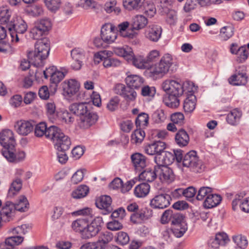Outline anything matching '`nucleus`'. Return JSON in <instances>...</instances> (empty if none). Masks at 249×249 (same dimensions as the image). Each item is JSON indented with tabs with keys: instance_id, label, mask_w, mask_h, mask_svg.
Returning <instances> with one entry per match:
<instances>
[{
	"instance_id": "15",
	"label": "nucleus",
	"mask_w": 249,
	"mask_h": 249,
	"mask_svg": "<svg viewBox=\"0 0 249 249\" xmlns=\"http://www.w3.org/2000/svg\"><path fill=\"white\" fill-rule=\"evenodd\" d=\"M98 119V116L96 113L88 110L87 113L80 118V127L84 129L88 128L94 124Z\"/></svg>"
},
{
	"instance_id": "3",
	"label": "nucleus",
	"mask_w": 249,
	"mask_h": 249,
	"mask_svg": "<svg viewBox=\"0 0 249 249\" xmlns=\"http://www.w3.org/2000/svg\"><path fill=\"white\" fill-rule=\"evenodd\" d=\"M50 51V43L47 38L38 40L35 44L34 51L29 52L28 58L36 67L42 65L43 60L46 59Z\"/></svg>"
},
{
	"instance_id": "29",
	"label": "nucleus",
	"mask_w": 249,
	"mask_h": 249,
	"mask_svg": "<svg viewBox=\"0 0 249 249\" xmlns=\"http://www.w3.org/2000/svg\"><path fill=\"white\" fill-rule=\"evenodd\" d=\"M246 73L238 72L229 78V82L233 86L245 85L248 81Z\"/></svg>"
},
{
	"instance_id": "53",
	"label": "nucleus",
	"mask_w": 249,
	"mask_h": 249,
	"mask_svg": "<svg viewBox=\"0 0 249 249\" xmlns=\"http://www.w3.org/2000/svg\"><path fill=\"white\" fill-rule=\"evenodd\" d=\"M174 235L179 238L183 235L187 230L186 223H182L181 225H177L176 226L172 227Z\"/></svg>"
},
{
	"instance_id": "4",
	"label": "nucleus",
	"mask_w": 249,
	"mask_h": 249,
	"mask_svg": "<svg viewBox=\"0 0 249 249\" xmlns=\"http://www.w3.org/2000/svg\"><path fill=\"white\" fill-rule=\"evenodd\" d=\"M10 34L12 41H19L18 35L24 34L27 29V25L24 20L17 15H13L7 28Z\"/></svg>"
},
{
	"instance_id": "47",
	"label": "nucleus",
	"mask_w": 249,
	"mask_h": 249,
	"mask_svg": "<svg viewBox=\"0 0 249 249\" xmlns=\"http://www.w3.org/2000/svg\"><path fill=\"white\" fill-rule=\"evenodd\" d=\"M48 128L46 123L45 122H40L37 124L35 127V136L37 137L45 136L46 137Z\"/></svg>"
},
{
	"instance_id": "21",
	"label": "nucleus",
	"mask_w": 249,
	"mask_h": 249,
	"mask_svg": "<svg viewBox=\"0 0 249 249\" xmlns=\"http://www.w3.org/2000/svg\"><path fill=\"white\" fill-rule=\"evenodd\" d=\"M154 161L158 165H168L174 161L173 153L171 152L164 151L161 154L155 156Z\"/></svg>"
},
{
	"instance_id": "8",
	"label": "nucleus",
	"mask_w": 249,
	"mask_h": 249,
	"mask_svg": "<svg viewBox=\"0 0 249 249\" xmlns=\"http://www.w3.org/2000/svg\"><path fill=\"white\" fill-rule=\"evenodd\" d=\"M111 52L108 51H100L94 54V61L99 63L103 61V66L105 68L115 67L120 65L121 62L117 59L110 57Z\"/></svg>"
},
{
	"instance_id": "22",
	"label": "nucleus",
	"mask_w": 249,
	"mask_h": 249,
	"mask_svg": "<svg viewBox=\"0 0 249 249\" xmlns=\"http://www.w3.org/2000/svg\"><path fill=\"white\" fill-rule=\"evenodd\" d=\"M153 215V211L146 208L138 210L137 213H133L130 216L132 222L136 223L138 220L145 221L150 218Z\"/></svg>"
},
{
	"instance_id": "58",
	"label": "nucleus",
	"mask_w": 249,
	"mask_h": 249,
	"mask_svg": "<svg viewBox=\"0 0 249 249\" xmlns=\"http://www.w3.org/2000/svg\"><path fill=\"white\" fill-rule=\"evenodd\" d=\"M44 2L48 9L51 11H56L60 7V0H44Z\"/></svg>"
},
{
	"instance_id": "52",
	"label": "nucleus",
	"mask_w": 249,
	"mask_h": 249,
	"mask_svg": "<svg viewBox=\"0 0 249 249\" xmlns=\"http://www.w3.org/2000/svg\"><path fill=\"white\" fill-rule=\"evenodd\" d=\"M122 96L127 101H133L136 98L137 93L133 89L127 86Z\"/></svg>"
},
{
	"instance_id": "62",
	"label": "nucleus",
	"mask_w": 249,
	"mask_h": 249,
	"mask_svg": "<svg viewBox=\"0 0 249 249\" xmlns=\"http://www.w3.org/2000/svg\"><path fill=\"white\" fill-rule=\"evenodd\" d=\"M160 56V52L157 50H153L149 52L145 58L147 63L150 64L151 63L158 59Z\"/></svg>"
},
{
	"instance_id": "48",
	"label": "nucleus",
	"mask_w": 249,
	"mask_h": 249,
	"mask_svg": "<svg viewBox=\"0 0 249 249\" xmlns=\"http://www.w3.org/2000/svg\"><path fill=\"white\" fill-rule=\"evenodd\" d=\"M145 137V132L141 129H137L131 135V142L133 143H140Z\"/></svg>"
},
{
	"instance_id": "33",
	"label": "nucleus",
	"mask_w": 249,
	"mask_h": 249,
	"mask_svg": "<svg viewBox=\"0 0 249 249\" xmlns=\"http://www.w3.org/2000/svg\"><path fill=\"white\" fill-rule=\"evenodd\" d=\"M114 53L118 56H122L127 59H131L134 55L132 49L128 46L124 47H115L113 49Z\"/></svg>"
},
{
	"instance_id": "38",
	"label": "nucleus",
	"mask_w": 249,
	"mask_h": 249,
	"mask_svg": "<svg viewBox=\"0 0 249 249\" xmlns=\"http://www.w3.org/2000/svg\"><path fill=\"white\" fill-rule=\"evenodd\" d=\"M196 98L194 95L191 94L184 101L183 108L185 112L191 113L196 107Z\"/></svg>"
},
{
	"instance_id": "28",
	"label": "nucleus",
	"mask_w": 249,
	"mask_h": 249,
	"mask_svg": "<svg viewBox=\"0 0 249 249\" xmlns=\"http://www.w3.org/2000/svg\"><path fill=\"white\" fill-rule=\"evenodd\" d=\"M16 210L15 205L11 201H6L0 211L1 217L5 220L9 221V219L12 216L13 212Z\"/></svg>"
},
{
	"instance_id": "41",
	"label": "nucleus",
	"mask_w": 249,
	"mask_h": 249,
	"mask_svg": "<svg viewBox=\"0 0 249 249\" xmlns=\"http://www.w3.org/2000/svg\"><path fill=\"white\" fill-rule=\"evenodd\" d=\"M213 189L211 187L202 186L199 188L197 191L196 199L199 201H203L207 198L213 193Z\"/></svg>"
},
{
	"instance_id": "44",
	"label": "nucleus",
	"mask_w": 249,
	"mask_h": 249,
	"mask_svg": "<svg viewBox=\"0 0 249 249\" xmlns=\"http://www.w3.org/2000/svg\"><path fill=\"white\" fill-rule=\"evenodd\" d=\"M242 113L238 109L232 110L227 115V121L229 124L234 125L239 121Z\"/></svg>"
},
{
	"instance_id": "7",
	"label": "nucleus",
	"mask_w": 249,
	"mask_h": 249,
	"mask_svg": "<svg viewBox=\"0 0 249 249\" xmlns=\"http://www.w3.org/2000/svg\"><path fill=\"white\" fill-rule=\"evenodd\" d=\"M161 87L168 94L174 96H181L184 91L183 84L178 80H166L162 83Z\"/></svg>"
},
{
	"instance_id": "10",
	"label": "nucleus",
	"mask_w": 249,
	"mask_h": 249,
	"mask_svg": "<svg viewBox=\"0 0 249 249\" xmlns=\"http://www.w3.org/2000/svg\"><path fill=\"white\" fill-rule=\"evenodd\" d=\"M103 220L101 217H95L91 222L89 224L84 231L82 237L85 239H89L95 236L101 229Z\"/></svg>"
},
{
	"instance_id": "19",
	"label": "nucleus",
	"mask_w": 249,
	"mask_h": 249,
	"mask_svg": "<svg viewBox=\"0 0 249 249\" xmlns=\"http://www.w3.org/2000/svg\"><path fill=\"white\" fill-rule=\"evenodd\" d=\"M229 240L227 235L224 232L217 233L214 238H210L208 245L210 249H217L220 245H224Z\"/></svg>"
},
{
	"instance_id": "25",
	"label": "nucleus",
	"mask_w": 249,
	"mask_h": 249,
	"mask_svg": "<svg viewBox=\"0 0 249 249\" xmlns=\"http://www.w3.org/2000/svg\"><path fill=\"white\" fill-rule=\"evenodd\" d=\"M147 23L148 20L145 17L138 15L132 18L131 25L133 30H139L145 27Z\"/></svg>"
},
{
	"instance_id": "57",
	"label": "nucleus",
	"mask_w": 249,
	"mask_h": 249,
	"mask_svg": "<svg viewBox=\"0 0 249 249\" xmlns=\"http://www.w3.org/2000/svg\"><path fill=\"white\" fill-rule=\"evenodd\" d=\"M116 1L115 0H111L109 2H107L104 6L105 10L108 13H111L113 11L116 14L120 13V9L116 7Z\"/></svg>"
},
{
	"instance_id": "36",
	"label": "nucleus",
	"mask_w": 249,
	"mask_h": 249,
	"mask_svg": "<svg viewBox=\"0 0 249 249\" xmlns=\"http://www.w3.org/2000/svg\"><path fill=\"white\" fill-rule=\"evenodd\" d=\"M88 223L89 220L87 217L77 219L72 223L71 227L74 231L81 232L82 234L88 226Z\"/></svg>"
},
{
	"instance_id": "1",
	"label": "nucleus",
	"mask_w": 249,
	"mask_h": 249,
	"mask_svg": "<svg viewBox=\"0 0 249 249\" xmlns=\"http://www.w3.org/2000/svg\"><path fill=\"white\" fill-rule=\"evenodd\" d=\"M131 59L133 60V64L136 67L148 69L151 77L162 76L170 71L173 72L177 69V65L172 56L169 53L164 54L160 61L153 65L148 64L145 58L142 56L134 57V55Z\"/></svg>"
},
{
	"instance_id": "11",
	"label": "nucleus",
	"mask_w": 249,
	"mask_h": 249,
	"mask_svg": "<svg viewBox=\"0 0 249 249\" xmlns=\"http://www.w3.org/2000/svg\"><path fill=\"white\" fill-rule=\"evenodd\" d=\"M171 198L168 194L161 193L156 195L150 201V205L155 209H164L170 204Z\"/></svg>"
},
{
	"instance_id": "14",
	"label": "nucleus",
	"mask_w": 249,
	"mask_h": 249,
	"mask_svg": "<svg viewBox=\"0 0 249 249\" xmlns=\"http://www.w3.org/2000/svg\"><path fill=\"white\" fill-rule=\"evenodd\" d=\"M16 131L20 135L27 136L34 130V125L29 121L20 120L14 125Z\"/></svg>"
},
{
	"instance_id": "2",
	"label": "nucleus",
	"mask_w": 249,
	"mask_h": 249,
	"mask_svg": "<svg viewBox=\"0 0 249 249\" xmlns=\"http://www.w3.org/2000/svg\"><path fill=\"white\" fill-rule=\"evenodd\" d=\"M0 143L3 147L2 154L7 161L18 163L24 160L26 154L24 151L15 153L16 141L12 130L5 129L0 133Z\"/></svg>"
},
{
	"instance_id": "64",
	"label": "nucleus",
	"mask_w": 249,
	"mask_h": 249,
	"mask_svg": "<svg viewBox=\"0 0 249 249\" xmlns=\"http://www.w3.org/2000/svg\"><path fill=\"white\" fill-rule=\"evenodd\" d=\"M77 5L79 7L88 10L90 8H95L96 4L93 0H80Z\"/></svg>"
},
{
	"instance_id": "12",
	"label": "nucleus",
	"mask_w": 249,
	"mask_h": 249,
	"mask_svg": "<svg viewBox=\"0 0 249 249\" xmlns=\"http://www.w3.org/2000/svg\"><path fill=\"white\" fill-rule=\"evenodd\" d=\"M155 172L157 177L162 182L170 183L174 180L175 176L172 170L166 165H155Z\"/></svg>"
},
{
	"instance_id": "43",
	"label": "nucleus",
	"mask_w": 249,
	"mask_h": 249,
	"mask_svg": "<svg viewBox=\"0 0 249 249\" xmlns=\"http://www.w3.org/2000/svg\"><path fill=\"white\" fill-rule=\"evenodd\" d=\"M113 239V233L110 231H102L100 233L97 242H99L100 244L104 246L105 248V246L110 242Z\"/></svg>"
},
{
	"instance_id": "42",
	"label": "nucleus",
	"mask_w": 249,
	"mask_h": 249,
	"mask_svg": "<svg viewBox=\"0 0 249 249\" xmlns=\"http://www.w3.org/2000/svg\"><path fill=\"white\" fill-rule=\"evenodd\" d=\"M14 205L16 210L20 212H26L29 208V203L24 196H20L18 202Z\"/></svg>"
},
{
	"instance_id": "59",
	"label": "nucleus",
	"mask_w": 249,
	"mask_h": 249,
	"mask_svg": "<svg viewBox=\"0 0 249 249\" xmlns=\"http://www.w3.org/2000/svg\"><path fill=\"white\" fill-rule=\"evenodd\" d=\"M167 118V115L162 109L157 110L153 114V118L156 123L164 122Z\"/></svg>"
},
{
	"instance_id": "56",
	"label": "nucleus",
	"mask_w": 249,
	"mask_h": 249,
	"mask_svg": "<svg viewBox=\"0 0 249 249\" xmlns=\"http://www.w3.org/2000/svg\"><path fill=\"white\" fill-rule=\"evenodd\" d=\"M236 61L239 63H243L248 57V52L245 47L242 46L238 49Z\"/></svg>"
},
{
	"instance_id": "40",
	"label": "nucleus",
	"mask_w": 249,
	"mask_h": 249,
	"mask_svg": "<svg viewBox=\"0 0 249 249\" xmlns=\"http://www.w3.org/2000/svg\"><path fill=\"white\" fill-rule=\"evenodd\" d=\"M89 192V188L85 185L79 186L72 192L71 196L73 198L80 199L85 197Z\"/></svg>"
},
{
	"instance_id": "24",
	"label": "nucleus",
	"mask_w": 249,
	"mask_h": 249,
	"mask_svg": "<svg viewBox=\"0 0 249 249\" xmlns=\"http://www.w3.org/2000/svg\"><path fill=\"white\" fill-rule=\"evenodd\" d=\"M70 111L81 118L89 110L88 105L86 103H75L69 107Z\"/></svg>"
},
{
	"instance_id": "51",
	"label": "nucleus",
	"mask_w": 249,
	"mask_h": 249,
	"mask_svg": "<svg viewBox=\"0 0 249 249\" xmlns=\"http://www.w3.org/2000/svg\"><path fill=\"white\" fill-rule=\"evenodd\" d=\"M233 35V28L231 26H225L220 30L219 36L222 40L229 39Z\"/></svg>"
},
{
	"instance_id": "49",
	"label": "nucleus",
	"mask_w": 249,
	"mask_h": 249,
	"mask_svg": "<svg viewBox=\"0 0 249 249\" xmlns=\"http://www.w3.org/2000/svg\"><path fill=\"white\" fill-rule=\"evenodd\" d=\"M47 114L50 119L53 121L55 120L57 114L56 112L55 105L53 102H48L46 104Z\"/></svg>"
},
{
	"instance_id": "61",
	"label": "nucleus",
	"mask_w": 249,
	"mask_h": 249,
	"mask_svg": "<svg viewBox=\"0 0 249 249\" xmlns=\"http://www.w3.org/2000/svg\"><path fill=\"white\" fill-rule=\"evenodd\" d=\"M130 238L128 234L124 231H119L117 233L116 242L120 244L124 245H126L129 241Z\"/></svg>"
},
{
	"instance_id": "60",
	"label": "nucleus",
	"mask_w": 249,
	"mask_h": 249,
	"mask_svg": "<svg viewBox=\"0 0 249 249\" xmlns=\"http://www.w3.org/2000/svg\"><path fill=\"white\" fill-rule=\"evenodd\" d=\"M172 122L181 126L184 123V116L181 112H176L172 114L170 116Z\"/></svg>"
},
{
	"instance_id": "30",
	"label": "nucleus",
	"mask_w": 249,
	"mask_h": 249,
	"mask_svg": "<svg viewBox=\"0 0 249 249\" xmlns=\"http://www.w3.org/2000/svg\"><path fill=\"white\" fill-rule=\"evenodd\" d=\"M53 143L57 150H68L71 144L70 139L64 134L59 136Z\"/></svg>"
},
{
	"instance_id": "6",
	"label": "nucleus",
	"mask_w": 249,
	"mask_h": 249,
	"mask_svg": "<svg viewBox=\"0 0 249 249\" xmlns=\"http://www.w3.org/2000/svg\"><path fill=\"white\" fill-rule=\"evenodd\" d=\"M182 165L184 167L190 168L194 171L196 172H201L203 166L196 152L193 150L185 155L183 158Z\"/></svg>"
},
{
	"instance_id": "34",
	"label": "nucleus",
	"mask_w": 249,
	"mask_h": 249,
	"mask_svg": "<svg viewBox=\"0 0 249 249\" xmlns=\"http://www.w3.org/2000/svg\"><path fill=\"white\" fill-rule=\"evenodd\" d=\"M125 82L127 86L132 89H138L143 84V79L139 75H131L126 77Z\"/></svg>"
},
{
	"instance_id": "13",
	"label": "nucleus",
	"mask_w": 249,
	"mask_h": 249,
	"mask_svg": "<svg viewBox=\"0 0 249 249\" xmlns=\"http://www.w3.org/2000/svg\"><path fill=\"white\" fill-rule=\"evenodd\" d=\"M71 56L74 61L71 65V68L74 70H79L85 59V51L81 48H74L71 51Z\"/></svg>"
},
{
	"instance_id": "32",
	"label": "nucleus",
	"mask_w": 249,
	"mask_h": 249,
	"mask_svg": "<svg viewBox=\"0 0 249 249\" xmlns=\"http://www.w3.org/2000/svg\"><path fill=\"white\" fill-rule=\"evenodd\" d=\"M13 15L12 11L10 10L7 7H0V24H5L6 27L8 28Z\"/></svg>"
},
{
	"instance_id": "63",
	"label": "nucleus",
	"mask_w": 249,
	"mask_h": 249,
	"mask_svg": "<svg viewBox=\"0 0 249 249\" xmlns=\"http://www.w3.org/2000/svg\"><path fill=\"white\" fill-rule=\"evenodd\" d=\"M184 217L182 214L178 213H174L171 219V224L173 227L177 225H181L182 223H186L184 220Z\"/></svg>"
},
{
	"instance_id": "26",
	"label": "nucleus",
	"mask_w": 249,
	"mask_h": 249,
	"mask_svg": "<svg viewBox=\"0 0 249 249\" xmlns=\"http://www.w3.org/2000/svg\"><path fill=\"white\" fill-rule=\"evenodd\" d=\"M221 200L222 197L220 195L212 193L204 200L203 206L205 208H212L219 205Z\"/></svg>"
},
{
	"instance_id": "50",
	"label": "nucleus",
	"mask_w": 249,
	"mask_h": 249,
	"mask_svg": "<svg viewBox=\"0 0 249 249\" xmlns=\"http://www.w3.org/2000/svg\"><path fill=\"white\" fill-rule=\"evenodd\" d=\"M123 5L128 10H137L141 6V0H123Z\"/></svg>"
},
{
	"instance_id": "46",
	"label": "nucleus",
	"mask_w": 249,
	"mask_h": 249,
	"mask_svg": "<svg viewBox=\"0 0 249 249\" xmlns=\"http://www.w3.org/2000/svg\"><path fill=\"white\" fill-rule=\"evenodd\" d=\"M179 96L168 94L167 97L164 99L165 104L171 108L177 107L179 105V100L178 99Z\"/></svg>"
},
{
	"instance_id": "9",
	"label": "nucleus",
	"mask_w": 249,
	"mask_h": 249,
	"mask_svg": "<svg viewBox=\"0 0 249 249\" xmlns=\"http://www.w3.org/2000/svg\"><path fill=\"white\" fill-rule=\"evenodd\" d=\"M101 37L106 43L111 44L114 42L117 37L115 26L110 23L104 24L101 29Z\"/></svg>"
},
{
	"instance_id": "23",
	"label": "nucleus",
	"mask_w": 249,
	"mask_h": 249,
	"mask_svg": "<svg viewBox=\"0 0 249 249\" xmlns=\"http://www.w3.org/2000/svg\"><path fill=\"white\" fill-rule=\"evenodd\" d=\"M132 162L137 171H141L146 166V157L140 153H136L131 156Z\"/></svg>"
},
{
	"instance_id": "20",
	"label": "nucleus",
	"mask_w": 249,
	"mask_h": 249,
	"mask_svg": "<svg viewBox=\"0 0 249 249\" xmlns=\"http://www.w3.org/2000/svg\"><path fill=\"white\" fill-rule=\"evenodd\" d=\"M79 87V84L75 80L65 81L62 83L64 94L71 96L78 91Z\"/></svg>"
},
{
	"instance_id": "39",
	"label": "nucleus",
	"mask_w": 249,
	"mask_h": 249,
	"mask_svg": "<svg viewBox=\"0 0 249 249\" xmlns=\"http://www.w3.org/2000/svg\"><path fill=\"white\" fill-rule=\"evenodd\" d=\"M150 190V185L146 183H142L137 185L134 190V194L137 197H143L147 195Z\"/></svg>"
},
{
	"instance_id": "18",
	"label": "nucleus",
	"mask_w": 249,
	"mask_h": 249,
	"mask_svg": "<svg viewBox=\"0 0 249 249\" xmlns=\"http://www.w3.org/2000/svg\"><path fill=\"white\" fill-rule=\"evenodd\" d=\"M162 29L158 25L150 26L145 31V36L149 40L156 42L161 37Z\"/></svg>"
},
{
	"instance_id": "54",
	"label": "nucleus",
	"mask_w": 249,
	"mask_h": 249,
	"mask_svg": "<svg viewBox=\"0 0 249 249\" xmlns=\"http://www.w3.org/2000/svg\"><path fill=\"white\" fill-rule=\"evenodd\" d=\"M149 116L145 113H141L138 115L135 120V124L137 127L141 126H146L148 124Z\"/></svg>"
},
{
	"instance_id": "16",
	"label": "nucleus",
	"mask_w": 249,
	"mask_h": 249,
	"mask_svg": "<svg viewBox=\"0 0 249 249\" xmlns=\"http://www.w3.org/2000/svg\"><path fill=\"white\" fill-rule=\"evenodd\" d=\"M165 148V143L159 141L146 145L144 147V150L148 155L157 156L159 154H161Z\"/></svg>"
},
{
	"instance_id": "31",
	"label": "nucleus",
	"mask_w": 249,
	"mask_h": 249,
	"mask_svg": "<svg viewBox=\"0 0 249 249\" xmlns=\"http://www.w3.org/2000/svg\"><path fill=\"white\" fill-rule=\"evenodd\" d=\"M22 186V181L20 178H16L11 183L7 193V197L13 198L20 191Z\"/></svg>"
},
{
	"instance_id": "5",
	"label": "nucleus",
	"mask_w": 249,
	"mask_h": 249,
	"mask_svg": "<svg viewBox=\"0 0 249 249\" xmlns=\"http://www.w3.org/2000/svg\"><path fill=\"white\" fill-rule=\"evenodd\" d=\"M52 27L50 18L45 17L38 19L31 29L30 36L35 39H38L43 36L47 35Z\"/></svg>"
},
{
	"instance_id": "37",
	"label": "nucleus",
	"mask_w": 249,
	"mask_h": 249,
	"mask_svg": "<svg viewBox=\"0 0 249 249\" xmlns=\"http://www.w3.org/2000/svg\"><path fill=\"white\" fill-rule=\"evenodd\" d=\"M63 134L62 130L57 126L51 125L48 128L46 138L50 139L53 142L59 138V136H63Z\"/></svg>"
},
{
	"instance_id": "35",
	"label": "nucleus",
	"mask_w": 249,
	"mask_h": 249,
	"mask_svg": "<svg viewBox=\"0 0 249 249\" xmlns=\"http://www.w3.org/2000/svg\"><path fill=\"white\" fill-rule=\"evenodd\" d=\"M157 178V173L155 172V166L153 169L148 168L139 175L141 180L146 182H152Z\"/></svg>"
},
{
	"instance_id": "27",
	"label": "nucleus",
	"mask_w": 249,
	"mask_h": 249,
	"mask_svg": "<svg viewBox=\"0 0 249 249\" xmlns=\"http://www.w3.org/2000/svg\"><path fill=\"white\" fill-rule=\"evenodd\" d=\"M190 138L187 132L183 129H179L175 135V142L180 147L186 146Z\"/></svg>"
},
{
	"instance_id": "55",
	"label": "nucleus",
	"mask_w": 249,
	"mask_h": 249,
	"mask_svg": "<svg viewBox=\"0 0 249 249\" xmlns=\"http://www.w3.org/2000/svg\"><path fill=\"white\" fill-rule=\"evenodd\" d=\"M24 237L21 235H15L14 236L9 237L5 240V243L11 245L13 247L14 246H17L20 244L23 241Z\"/></svg>"
},
{
	"instance_id": "45",
	"label": "nucleus",
	"mask_w": 249,
	"mask_h": 249,
	"mask_svg": "<svg viewBox=\"0 0 249 249\" xmlns=\"http://www.w3.org/2000/svg\"><path fill=\"white\" fill-rule=\"evenodd\" d=\"M232 240L237 248L240 249H245L248 246V242L245 236L241 234L234 235L232 237Z\"/></svg>"
},
{
	"instance_id": "17",
	"label": "nucleus",
	"mask_w": 249,
	"mask_h": 249,
	"mask_svg": "<svg viewBox=\"0 0 249 249\" xmlns=\"http://www.w3.org/2000/svg\"><path fill=\"white\" fill-rule=\"evenodd\" d=\"M112 202L111 198L108 196H102L96 201V206L103 210L104 214H107L113 211V208L111 205Z\"/></svg>"
}]
</instances>
